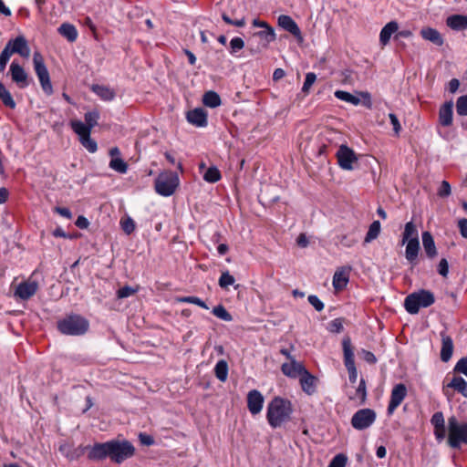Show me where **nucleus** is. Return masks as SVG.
Masks as SVG:
<instances>
[{
	"mask_svg": "<svg viewBox=\"0 0 467 467\" xmlns=\"http://www.w3.org/2000/svg\"><path fill=\"white\" fill-rule=\"evenodd\" d=\"M134 453L135 448L129 441L111 440L103 443H95L88 451V457L94 461H101L109 457L112 462L119 464L132 457Z\"/></svg>",
	"mask_w": 467,
	"mask_h": 467,
	"instance_id": "nucleus-1",
	"label": "nucleus"
},
{
	"mask_svg": "<svg viewBox=\"0 0 467 467\" xmlns=\"http://www.w3.org/2000/svg\"><path fill=\"white\" fill-rule=\"evenodd\" d=\"M293 413V406L290 400L275 397L267 406L266 419L269 425L275 429L288 421Z\"/></svg>",
	"mask_w": 467,
	"mask_h": 467,
	"instance_id": "nucleus-2",
	"label": "nucleus"
},
{
	"mask_svg": "<svg viewBox=\"0 0 467 467\" xmlns=\"http://www.w3.org/2000/svg\"><path fill=\"white\" fill-rule=\"evenodd\" d=\"M13 54H18L24 58L29 57L30 48L24 36H18L6 43L0 54V72L5 71L6 64Z\"/></svg>",
	"mask_w": 467,
	"mask_h": 467,
	"instance_id": "nucleus-3",
	"label": "nucleus"
},
{
	"mask_svg": "<svg viewBox=\"0 0 467 467\" xmlns=\"http://www.w3.org/2000/svg\"><path fill=\"white\" fill-rule=\"evenodd\" d=\"M89 327L88 319L78 314L66 316L57 322V329L63 335L81 336Z\"/></svg>",
	"mask_w": 467,
	"mask_h": 467,
	"instance_id": "nucleus-4",
	"label": "nucleus"
},
{
	"mask_svg": "<svg viewBox=\"0 0 467 467\" xmlns=\"http://www.w3.org/2000/svg\"><path fill=\"white\" fill-rule=\"evenodd\" d=\"M435 302L432 292L420 289L413 292L406 296L404 300V307L406 311L411 315L418 314L420 308L429 307Z\"/></svg>",
	"mask_w": 467,
	"mask_h": 467,
	"instance_id": "nucleus-5",
	"label": "nucleus"
},
{
	"mask_svg": "<svg viewBox=\"0 0 467 467\" xmlns=\"http://www.w3.org/2000/svg\"><path fill=\"white\" fill-rule=\"evenodd\" d=\"M448 445L460 449L462 443L467 444V422H459L455 416L448 419Z\"/></svg>",
	"mask_w": 467,
	"mask_h": 467,
	"instance_id": "nucleus-6",
	"label": "nucleus"
},
{
	"mask_svg": "<svg viewBox=\"0 0 467 467\" xmlns=\"http://www.w3.org/2000/svg\"><path fill=\"white\" fill-rule=\"evenodd\" d=\"M179 186L178 175L171 171L161 172L154 182V188L158 194L161 196H171Z\"/></svg>",
	"mask_w": 467,
	"mask_h": 467,
	"instance_id": "nucleus-7",
	"label": "nucleus"
},
{
	"mask_svg": "<svg viewBox=\"0 0 467 467\" xmlns=\"http://www.w3.org/2000/svg\"><path fill=\"white\" fill-rule=\"evenodd\" d=\"M35 72L39 79L41 88L45 94H53V87L50 81L49 72L46 67L45 60L40 52L36 51L33 55Z\"/></svg>",
	"mask_w": 467,
	"mask_h": 467,
	"instance_id": "nucleus-8",
	"label": "nucleus"
},
{
	"mask_svg": "<svg viewBox=\"0 0 467 467\" xmlns=\"http://www.w3.org/2000/svg\"><path fill=\"white\" fill-rule=\"evenodd\" d=\"M377 414L372 409H360L356 411L350 420L351 426L357 431L368 429L375 422Z\"/></svg>",
	"mask_w": 467,
	"mask_h": 467,
	"instance_id": "nucleus-9",
	"label": "nucleus"
},
{
	"mask_svg": "<svg viewBox=\"0 0 467 467\" xmlns=\"http://www.w3.org/2000/svg\"><path fill=\"white\" fill-rule=\"evenodd\" d=\"M342 347L344 354V364L348 372V379L350 383L354 384L358 379V371L355 366L354 352L349 337H345L343 338Z\"/></svg>",
	"mask_w": 467,
	"mask_h": 467,
	"instance_id": "nucleus-10",
	"label": "nucleus"
},
{
	"mask_svg": "<svg viewBox=\"0 0 467 467\" xmlns=\"http://www.w3.org/2000/svg\"><path fill=\"white\" fill-rule=\"evenodd\" d=\"M336 155L339 167L346 171L353 170V163L358 161L354 150L347 145H341Z\"/></svg>",
	"mask_w": 467,
	"mask_h": 467,
	"instance_id": "nucleus-11",
	"label": "nucleus"
},
{
	"mask_svg": "<svg viewBox=\"0 0 467 467\" xmlns=\"http://www.w3.org/2000/svg\"><path fill=\"white\" fill-rule=\"evenodd\" d=\"M406 396L407 388L403 383L397 384L393 387L387 409L389 415H391L394 412V410L401 404Z\"/></svg>",
	"mask_w": 467,
	"mask_h": 467,
	"instance_id": "nucleus-12",
	"label": "nucleus"
},
{
	"mask_svg": "<svg viewBox=\"0 0 467 467\" xmlns=\"http://www.w3.org/2000/svg\"><path fill=\"white\" fill-rule=\"evenodd\" d=\"M9 73L13 82L20 88H25L29 85L28 75L22 66L13 61L10 65Z\"/></svg>",
	"mask_w": 467,
	"mask_h": 467,
	"instance_id": "nucleus-13",
	"label": "nucleus"
},
{
	"mask_svg": "<svg viewBox=\"0 0 467 467\" xmlns=\"http://www.w3.org/2000/svg\"><path fill=\"white\" fill-rule=\"evenodd\" d=\"M37 289L38 284L36 281H25L16 286L15 296L22 300H27L36 293Z\"/></svg>",
	"mask_w": 467,
	"mask_h": 467,
	"instance_id": "nucleus-14",
	"label": "nucleus"
},
{
	"mask_svg": "<svg viewBox=\"0 0 467 467\" xmlns=\"http://www.w3.org/2000/svg\"><path fill=\"white\" fill-rule=\"evenodd\" d=\"M278 25L292 34L298 41H303L301 30L294 19L286 15H281L278 17Z\"/></svg>",
	"mask_w": 467,
	"mask_h": 467,
	"instance_id": "nucleus-15",
	"label": "nucleus"
},
{
	"mask_svg": "<svg viewBox=\"0 0 467 467\" xmlns=\"http://www.w3.org/2000/svg\"><path fill=\"white\" fill-rule=\"evenodd\" d=\"M264 397L260 391L256 389L250 390L247 394V408L251 414L256 415L260 413L264 405Z\"/></svg>",
	"mask_w": 467,
	"mask_h": 467,
	"instance_id": "nucleus-16",
	"label": "nucleus"
},
{
	"mask_svg": "<svg viewBox=\"0 0 467 467\" xmlns=\"http://www.w3.org/2000/svg\"><path fill=\"white\" fill-rule=\"evenodd\" d=\"M449 389H452L453 390L462 395L464 398H467V381L461 376H453L449 383L443 385L442 391L444 395L449 396Z\"/></svg>",
	"mask_w": 467,
	"mask_h": 467,
	"instance_id": "nucleus-17",
	"label": "nucleus"
},
{
	"mask_svg": "<svg viewBox=\"0 0 467 467\" xmlns=\"http://www.w3.org/2000/svg\"><path fill=\"white\" fill-rule=\"evenodd\" d=\"M187 120L196 127H206L208 124L207 112L202 108H196L188 111Z\"/></svg>",
	"mask_w": 467,
	"mask_h": 467,
	"instance_id": "nucleus-18",
	"label": "nucleus"
},
{
	"mask_svg": "<svg viewBox=\"0 0 467 467\" xmlns=\"http://www.w3.org/2000/svg\"><path fill=\"white\" fill-rule=\"evenodd\" d=\"M453 102L446 101L439 109V122L443 127H449L452 124Z\"/></svg>",
	"mask_w": 467,
	"mask_h": 467,
	"instance_id": "nucleus-19",
	"label": "nucleus"
},
{
	"mask_svg": "<svg viewBox=\"0 0 467 467\" xmlns=\"http://www.w3.org/2000/svg\"><path fill=\"white\" fill-rule=\"evenodd\" d=\"M281 370L285 376L296 379L304 373L306 368L301 363L292 359L289 363H284Z\"/></svg>",
	"mask_w": 467,
	"mask_h": 467,
	"instance_id": "nucleus-20",
	"label": "nucleus"
},
{
	"mask_svg": "<svg viewBox=\"0 0 467 467\" xmlns=\"http://www.w3.org/2000/svg\"><path fill=\"white\" fill-rule=\"evenodd\" d=\"M441 359L443 362H448L453 352V341L452 338L445 332L441 333Z\"/></svg>",
	"mask_w": 467,
	"mask_h": 467,
	"instance_id": "nucleus-21",
	"label": "nucleus"
},
{
	"mask_svg": "<svg viewBox=\"0 0 467 467\" xmlns=\"http://www.w3.org/2000/svg\"><path fill=\"white\" fill-rule=\"evenodd\" d=\"M299 381L304 392L308 395H312L316 392L317 378L311 375L306 369L300 376Z\"/></svg>",
	"mask_w": 467,
	"mask_h": 467,
	"instance_id": "nucleus-22",
	"label": "nucleus"
},
{
	"mask_svg": "<svg viewBox=\"0 0 467 467\" xmlns=\"http://www.w3.org/2000/svg\"><path fill=\"white\" fill-rule=\"evenodd\" d=\"M349 270L350 268H340L335 272L333 276V286L336 290H342L347 286L349 279Z\"/></svg>",
	"mask_w": 467,
	"mask_h": 467,
	"instance_id": "nucleus-23",
	"label": "nucleus"
},
{
	"mask_svg": "<svg viewBox=\"0 0 467 467\" xmlns=\"http://www.w3.org/2000/svg\"><path fill=\"white\" fill-rule=\"evenodd\" d=\"M399 30V24L396 21L387 23L379 33V42L382 46L389 44L390 37Z\"/></svg>",
	"mask_w": 467,
	"mask_h": 467,
	"instance_id": "nucleus-24",
	"label": "nucleus"
},
{
	"mask_svg": "<svg viewBox=\"0 0 467 467\" xmlns=\"http://www.w3.org/2000/svg\"><path fill=\"white\" fill-rule=\"evenodd\" d=\"M421 239L426 255L431 259L434 258L438 254V252L431 234L427 231L423 232Z\"/></svg>",
	"mask_w": 467,
	"mask_h": 467,
	"instance_id": "nucleus-25",
	"label": "nucleus"
},
{
	"mask_svg": "<svg viewBox=\"0 0 467 467\" xmlns=\"http://www.w3.org/2000/svg\"><path fill=\"white\" fill-rule=\"evenodd\" d=\"M446 25L452 30L460 31L467 28V16L452 15L447 17Z\"/></svg>",
	"mask_w": 467,
	"mask_h": 467,
	"instance_id": "nucleus-26",
	"label": "nucleus"
},
{
	"mask_svg": "<svg viewBox=\"0 0 467 467\" xmlns=\"http://www.w3.org/2000/svg\"><path fill=\"white\" fill-rule=\"evenodd\" d=\"M420 36L423 39L428 40L439 47L443 45V38L441 33L432 27H423L420 30Z\"/></svg>",
	"mask_w": 467,
	"mask_h": 467,
	"instance_id": "nucleus-27",
	"label": "nucleus"
},
{
	"mask_svg": "<svg viewBox=\"0 0 467 467\" xmlns=\"http://www.w3.org/2000/svg\"><path fill=\"white\" fill-rule=\"evenodd\" d=\"M406 243L405 257L410 264L415 265L420 251V241L414 239Z\"/></svg>",
	"mask_w": 467,
	"mask_h": 467,
	"instance_id": "nucleus-28",
	"label": "nucleus"
},
{
	"mask_svg": "<svg viewBox=\"0 0 467 467\" xmlns=\"http://www.w3.org/2000/svg\"><path fill=\"white\" fill-rule=\"evenodd\" d=\"M350 400L358 401V405H363L367 400V388L364 379H360L358 388L353 394L348 395Z\"/></svg>",
	"mask_w": 467,
	"mask_h": 467,
	"instance_id": "nucleus-29",
	"label": "nucleus"
},
{
	"mask_svg": "<svg viewBox=\"0 0 467 467\" xmlns=\"http://www.w3.org/2000/svg\"><path fill=\"white\" fill-rule=\"evenodd\" d=\"M91 90L105 101H110L114 99L116 93L109 87L95 84L92 85Z\"/></svg>",
	"mask_w": 467,
	"mask_h": 467,
	"instance_id": "nucleus-30",
	"label": "nucleus"
},
{
	"mask_svg": "<svg viewBox=\"0 0 467 467\" xmlns=\"http://www.w3.org/2000/svg\"><path fill=\"white\" fill-rule=\"evenodd\" d=\"M254 37L259 38L262 47L266 48L271 42L275 40V33L272 26H267V29L254 33Z\"/></svg>",
	"mask_w": 467,
	"mask_h": 467,
	"instance_id": "nucleus-31",
	"label": "nucleus"
},
{
	"mask_svg": "<svg viewBox=\"0 0 467 467\" xmlns=\"http://www.w3.org/2000/svg\"><path fill=\"white\" fill-rule=\"evenodd\" d=\"M57 32L71 43L75 42L78 38V30L76 26L69 23H63L57 28Z\"/></svg>",
	"mask_w": 467,
	"mask_h": 467,
	"instance_id": "nucleus-32",
	"label": "nucleus"
},
{
	"mask_svg": "<svg viewBox=\"0 0 467 467\" xmlns=\"http://www.w3.org/2000/svg\"><path fill=\"white\" fill-rule=\"evenodd\" d=\"M419 240V233L413 222H409L405 224L404 232L402 234V244L409 242V240Z\"/></svg>",
	"mask_w": 467,
	"mask_h": 467,
	"instance_id": "nucleus-33",
	"label": "nucleus"
},
{
	"mask_svg": "<svg viewBox=\"0 0 467 467\" xmlns=\"http://www.w3.org/2000/svg\"><path fill=\"white\" fill-rule=\"evenodd\" d=\"M202 103L209 108H216L221 105L220 96L215 91H207L202 98Z\"/></svg>",
	"mask_w": 467,
	"mask_h": 467,
	"instance_id": "nucleus-34",
	"label": "nucleus"
},
{
	"mask_svg": "<svg viewBox=\"0 0 467 467\" xmlns=\"http://www.w3.org/2000/svg\"><path fill=\"white\" fill-rule=\"evenodd\" d=\"M228 364L224 359L219 360L214 367V374L216 378L224 382L228 377Z\"/></svg>",
	"mask_w": 467,
	"mask_h": 467,
	"instance_id": "nucleus-35",
	"label": "nucleus"
},
{
	"mask_svg": "<svg viewBox=\"0 0 467 467\" xmlns=\"http://www.w3.org/2000/svg\"><path fill=\"white\" fill-rule=\"evenodd\" d=\"M0 99L5 107L15 109L16 104L5 85L0 81Z\"/></svg>",
	"mask_w": 467,
	"mask_h": 467,
	"instance_id": "nucleus-36",
	"label": "nucleus"
},
{
	"mask_svg": "<svg viewBox=\"0 0 467 467\" xmlns=\"http://www.w3.org/2000/svg\"><path fill=\"white\" fill-rule=\"evenodd\" d=\"M72 130L76 132L79 139L85 137L86 135H90L91 129L86 123H83L80 120H73L70 123Z\"/></svg>",
	"mask_w": 467,
	"mask_h": 467,
	"instance_id": "nucleus-37",
	"label": "nucleus"
},
{
	"mask_svg": "<svg viewBox=\"0 0 467 467\" xmlns=\"http://www.w3.org/2000/svg\"><path fill=\"white\" fill-rule=\"evenodd\" d=\"M335 97L342 101L350 103L354 106H358L360 103V99L358 97H356L348 91L337 90L335 91Z\"/></svg>",
	"mask_w": 467,
	"mask_h": 467,
	"instance_id": "nucleus-38",
	"label": "nucleus"
},
{
	"mask_svg": "<svg viewBox=\"0 0 467 467\" xmlns=\"http://www.w3.org/2000/svg\"><path fill=\"white\" fill-rule=\"evenodd\" d=\"M380 233V223L374 221L368 228V231L365 236L364 243L368 244L375 240Z\"/></svg>",
	"mask_w": 467,
	"mask_h": 467,
	"instance_id": "nucleus-39",
	"label": "nucleus"
},
{
	"mask_svg": "<svg viewBox=\"0 0 467 467\" xmlns=\"http://www.w3.org/2000/svg\"><path fill=\"white\" fill-rule=\"evenodd\" d=\"M109 167L119 173H125L128 170L127 163L120 158H112L109 161Z\"/></svg>",
	"mask_w": 467,
	"mask_h": 467,
	"instance_id": "nucleus-40",
	"label": "nucleus"
},
{
	"mask_svg": "<svg viewBox=\"0 0 467 467\" xmlns=\"http://www.w3.org/2000/svg\"><path fill=\"white\" fill-rule=\"evenodd\" d=\"M203 179L208 182H217L221 179V172L216 167H210L203 174Z\"/></svg>",
	"mask_w": 467,
	"mask_h": 467,
	"instance_id": "nucleus-41",
	"label": "nucleus"
},
{
	"mask_svg": "<svg viewBox=\"0 0 467 467\" xmlns=\"http://www.w3.org/2000/svg\"><path fill=\"white\" fill-rule=\"evenodd\" d=\"M212 312L216 317L223 321L229 322L233 320L231 314L226 310V308L223 305H218L214 306Z\"/></svg>",
	"mask_w": 467,
	"mask_h": 467,
	"instance_id": "nucleus-42",
	"label": "nucleus"
},
{
	"mask_svg": "<svg viewBox=\"0 0 467 467\" xmlns=\"http://www.w3.org/2000/svg\"><path fill=\"white\" fill-rule=\"evenodd\" d=\"M234 277L232 275H230L228 271H225L222 273L218 284L222 288L227 289L228 286L234 285Z\"/></svg>",
	"mask_w": 467,
	"mask_h": 467,
	"instance_id": "nucleus-43",
	"label": "nucleus"
},
{
	"mask_svg": "<svg viewBox=\"0 0 467 467\" xmlns=\"http://www.w3.org/2000/svg\"><path fill=\"white\" fill-rule=\"evenodd\" d=\"M339 238V244L347 248H350L354 246L356 244H358V239L353 234H343L338 237Z\"/></svg>",
	"mask_w": 467,
	"mask_h": 467,
	"instance_id": "nucleus-44",
	"label": "nucleus"
},
{
	"mask_svg": "<svg viewBox=\"0 0 467 467\" xmlns=\"http://www.w3.org/2000/svg\"><path fill=\"white\" fill-rule=\"evenodd\" d=\"M456 111L460 116H467V94L457 99Z\"/></svg>",
	"mask_w": 467,
	"mask_h": 467,
	"instance_id": "nucleus-45",
	"label": "nucleus"
},
{
	"mask_svg": "<svg viewBox=\"0 0 467 467\" xmlns=\"http://www.w3.org/2000/svg\"><path fill=\"white\" fill-rule=\"evenodd\" d=\"M80 143L84 148H86L89 152L93 153L98 150L97 142L91 139L90 135H86L85 137L79 139Z\"/></svg>",
	"mask_w": 467,
	"mask_h": 467,
	"instance_id": "nucleus-46",
	"label": "nucleus"
},
{
	"mask_svg": "<svg viewBox=\"0 0 467 467\" xmlns=\"http://www.w3.org/2000/svg\"><path fill=\"white\" fill-rule=\"evenodd\" d=\"M99 119V112L98 110L88 111L85 114L86 124L92 129L98 124Z\"/></svg>",
	"mask_w": 467,
	"mask_h": 467,
	"instance_id": "nucleus-47",
	"label": "nucleus"
},
{
	"mask_svg": "<svg viewBox=\"0 0 467 467\" xmlns=\"http://www.w3.org/2000/svg\"><path fill=\"white\" fill-rule=\"evenodd\" d=\"M316 80H317V75L315 73H313V72L306 73V79H305V82L302 87V92L304 94H308L312 85L315 83Z\"/></svg>",
	"mask_w": 467,
	"mask_h": 467,
	"instance_id": "nucleus-48",
	"label": "nucleus"
},
{
	"mask_svg": "<svg viewBox=\"0 0 467 467\" xmlns=\"http://www.w3.org/2000/svg\"><path fill=\"white\" fill-rule=\"evenodd\" d=\"M343 323H344L343 318H340V317L335 318L328 324L327 329L331 333H336V334L340 333L344 329Z\"/></svg>",
	"mask_w": 467,
	"mask_h": 467,
	"instance_id": "nucleus-49",
	"label": "nucleus"
},
{
	"mask_svg": "<svg viewBox=\"0 0 467 467\" xmlns=\"http://www.w3.org/2000/svg\"><path fill=\"white\" fill-rule=\"evenodd\" d=\"M454 373L463 374L467 378V357L460 358L454 366Z\"/></svg>",
	"mask_w": 467,
	"mask_h": 467,
	"instance_id": "nucleus-50",
	"label": "nucleus"
},
{
	"mask_svg": "<svg viewBox=\"0 0 467 467\" xmlns=\"http://www.w3.org/2000/svg\"><path fill=\"white\" fill-rule=\"evenodd\" d=\"M348 458L344 454L339 453L331 460L328 467H345Z\"/></svg>",
	"mask_w": 467,
	"mask_h": 467,
	"instance_id": "nucleus-51",
	"label": "nucleus"
},
{
	"mask_svg": "<svg viewBox=\"0 0 467 467\" xmlns=\"http://www.w3.org/2000/svg\"><path fill=\"white\" fill-rule=\"evenodd\" d=\"M431 423L433 426V428H439L441 426H445L444 422V416L441 411L435 412L431 419Z\"/></svg>",
	"mask_w": 467,
	"mask_h": 467,
	"instance_id": "nucleus-52",
	"label": "nucleus"
},
{
	"mask_svg": "<svg viewBox=\"0 0 467 467\" xmlns=\"http://www.w3.org/2000/svg\"><path fill=\"white\" fill-rule=\"evenodd\" d=\"M122 230L127 234H131L135 229V224L132 219L127 218L120 221Z\"/></svg>",
	"mask_w": 467,
	"mask_h": 467,
	"instance_id": "nucleus-53",
	"label": "nucleus"
},
{
	"mask_svg": "<svg viewBox=\"0 0 467 467\" xmlns=\"http://www.w3.org/2000/svg\"><path fill=\"white\" fill-rule=\"evenodd\" d=\"M231 52L234 53L238 50H241L244 47V42L241 37H234L230 41Z\"/></svg>",
	"mask_w": 467,
	"mask_h": 467,
	"instance_id": "nucleus-54",
	"label": "nucleus"
},
{
	"mask_svg": "<svg viewBox=\"0 0 467 467\" xmlns=\"http://www.w3.org/2000/svg\"><path fill=\"white\" fill-rule=\"evenodd\" d=\"M307 300L317 311H322L324 309V304L317 296L310 295L308 296Z\"/></svg>",
	"mask_w": 467,
	"mask_h": 467,
	"instance_id": "nucleus-55",
	"label": "nucleus"
},
{
	"mask_svg": "<svg viewBox=\"0 0 467 467\" xmlns=\"http://www.w3.org/2000/svg\"><path fill=\"white\" fill-rule=\"evenodd\" d=\"M222 18H223V20L226 24L232 25V26H238V27H242V26H244L245 25L244 18H241V19H237V20H233L226 14H223L222 15Z\"/></svg>",
	"mask_w": 467,
	"mask_h": 467,
	"instance_id": "nucleus-56",
	"label": "nucleus"
},
{
	"mask_svg": "<svg viewBox=\"0 0 467 467\" xmlns=\"http://www.w3.org/2000/svg\"><path fill=\"white\" fill-rule=\"evenodd\" d=\"M451 194V185L448 182L442 181L438 191V195L440 197H447Z\"/></svg>",
	"mask_w": 467,
	"mask_h": 467,
	"instance_id": "nucleus-57",
	"label": "nucleus"
},
{
	"mask_svg": "<svg viewBox=\"0 0 467 467\" xmlns=\"http://www.w3.org/2000/svg\"><path fill=\"white\" fill-rule=\"evenodd\" d=\"M438 273L443 276L447 277L449 274V264L445 258H442L438 265Z\"/></svg>",
	"mask_w": 467,
	"mask_h": 467,
	"instance_id": "nucleus-58",
	"label": "nucleus"
},
{
	"mask_svg": "<svg viewBox=\"0 0 467 467\" xmlns=\"http://www.w3.org/2000/svg\"><path fill=\"white\" fill-rule=\"evenodd\" d=\"M389 118L393 126V130H394L395 134L399 135L400 131L401 130V126H400L398 117L394 113H389Z\"/></svg>",
	"mask_w": 467,
	"mask_h": 467,
	"instance_id": "nucleus-59",
	"label": "nucleus"
},
{
	"mask_svg": "<svg viewBox=\"0 0 467 467\" xmlns=\"http://www.w3.org/2000/svg\"><path fill=\"white\" fill-rule=\"evenodd\" d=\"M457 225H458L461 235L463 238L467 239V219L466 218L460 219L458 221Z\"/></svg>",
	"mask_w": 467,
	"mask_h": 467,
	"instance_id": "nucleus-60",
	"label": "nucleus"
},
{
	"mask_svg": "<svg viewBox=\"0 0 467 467\" xmlns=\"http://www.w3.org/2000/svg\"><path fill=\"white\" fill-rule=\"evenodd\" d=\"M434 436L438 441H441L446 437V429L445 426H441L439 428H434Z\"/></svg>",
	"mask_w": 467,
	"mask_h": 467,
	"instance_id": "nucleus-61",
	"label": "nucleus"
},
{
	"mask_svg": "<svg viewBox=\"0 0 467 467\" xmlns=\"http://www.w3.org/2000/svg\"><path fill=\"white\" fill-rule=\"evenodd\" d=\"M134 293V290L130 286H124L118 290V297L125 298L131 296Z\"/></svg>",
	"mask_w": 467,
	"mask_h": 467,
	"instance_id": "nucleus-62",
	"label": "nucleus"
},
{
	"mask_svg": "<svg viewBox=\"0 0 467 467\" xmlns=\"http://www.w3.org/2000/svg\"><path fill=\"white\" fill-rule=\"evenodd\" d=\"M55 212L67 219L72 218V213L68 208L57 206Z\"/></svg>",
	"mask_w": 467,
	"mask_h": 467,
	"instance_id": "nucleus-63",
	"label": "nucleus"
},
{
	"mask_svg": "<svg viewBox=\"0 0 467 467\" xmlns=\"http://www.w3.org/2000/svg\"><path fill=\"white\" fill-rule=\"evenodd\" d=\"M75 224L80 228V229H86L88 228V226L89 225V223H88V220L83 216V215H80L78 217V219L76 220V223Z\"/></svg>",
	"mask_w": 467,
	"mask_h": 467,
	"instance_id": "nucleus-64",
	"label": "nucleus"
}]
</instances>
